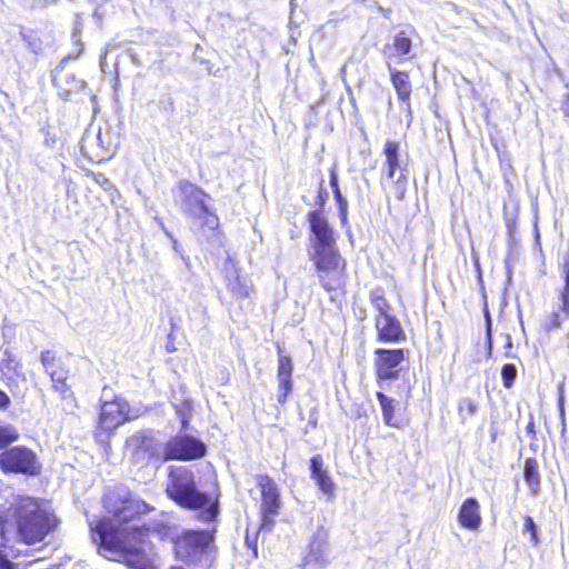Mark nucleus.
Wrapping results in <instances>:
<instances>
[{
    "label": "nucleus",
    "mask_w": 569,
    "mask_h": 569,
    "mask_svg": "<svg viewBox=\"0 0 569 569\" xmlns=\"http://www.w3.org/2000/svg\"><path fill=\"white\" fill-rule=\"evenodd\" d=\"M370 302L373 307V309L377 312L376 317H388L390 316L391 307L389 302L387 301L382 289L377 288L370 291L369 296Z\"/></svg>",
    "instance_id": "nucleus-25"
},
{
    "label": "nucleus",
    "mask_w": 569,
    "mask_h": 569,
    "mask_svg": "<svg viewBox=\"0 0 569 569\" xmlns=\"http://www.w3.org/2000/svg\"><path fill=\"white\" fill-rule=\"evenodd\" d=\"M226 282L229 292L237 301L249 298L252 284L248 277L242 276L236 262L228 258L224 264Z\"/></svg>",
    "instance_id": "nucleus-16"
},
{
    "label": "nucleus",
    "mask_w": 569,
    "mask_h": 569,
    "mask_svg": "<svg viewBox=\"0 0 569 569\" xmlns=\"http://www.w3.org/2000/svg\"><path fill=\"white\" fill-rule=\"evenodd\" d=\"M127 448L132 459L137 462H148L156 460L163 462L162 446L158 445L151 435L146 432H136L127 441Z\"/></svg>",
    "instance_id": "nucleus-12"
},
{
    "label": "nucleus",
    "mask_w": 569,
    "mask_h": 569,
    "mask_svg": "<svg viewBox=\"0 0 569 569\" xmlns=\"http://www.w3.org/2000/svg\"><path fill=\"white\" fill-rule=\"evenodd\" d=\"M388 69L399 99L402 102H408L411 94V83L408 73L392 69L390 62H388Z\"/></svg>",
    "instance_id": "nucleus-23"
},
{
    "label": "nucleus",
    "mask_w": 569,
    "mask_h": 569,
    "mask_svg": "<svg viewBox=\"0 0 569 569\" xmlns=\"http://www.w3.org/2000/svg\"><path fill=\"white\" fill-rule=\"evenodd\" d=\"M256 483L261 492V528L270 529L274 522V516L281 508L279 488L268 475L256 476Z\"/></svg>",
    "instance_id": "nucleus-9"
},
{
    "label": "nucleus",
    "mask_w": 569,
    "mask_h": 569,
    "mask_svg": "<svg viewBox=\"0 0 569 569\" xmlns=\"http://www.w3.org/2000/svg\"><path fill=\"white\" fill-rule=\"evenodd\" d=\"M56 516L32 498H20L7 511L4 526L16 527L18 538L32 545L42 541L58 526Z\"/></svg>",
    "instance_id": "nucleus-3"
},
{
    "label": "nucleus",
    "mask_w": 569,
    "mask_h": 569,
    "mask_svg": "<svg viewBox=\"0 0 569 569\" xmlns=\"http://www.w3.org/2000/svg\"><path fill=\"white\" fill-rule=\"evenodd\" d=\"M292 362L291 359L279 352V361H278V385H279V396L278 401L280 403H284L287 400V397L292 391Z\"/></svg>",
    "instance_id": "nucleus-19"
},
{
    "label": "nucleus",
    "mask_w": 569,
    "mask_h": 569,
    "mask_svg": "<svg viewBox=\"0 0 569 569\" xmlns=\"http://www.w3.org/2000/svg\"><path fill=\"white\" fill-rule=\"evenodd\" d=\"M458 519L463 528L477 530L481 523L480 507L475 498H468L460 507Z\"/></svg>",
    "instance_id": "nucleus-21"
},
{
    "label": "nucleus",
    "mask_w": 569,
    "mask_h": 569,
    "mask_svg": "<svg viewBox=\"0 0 569 569\" xmlns=\"http://www.w3.org/2000/svg\"><path fill=\"white\" fill-rule=\"evenodd\" d=\"M502 382L506 388H511L517 378V368L512 363H507L501 369Z\"/></svg>",
    "instance_id": "nucleus-34"
},
{
    "label": "nucleus",
    "mask_w": 569,
    "mask_h": 569,
    "mask_svg": "<svg viewBox=\"0 0 569 569\" xmlns=\"http://www.w3.org/2000/svg\"><path fill=\"white\" fill-rule=\"evenodd\" d=\"M400 146L397 141L387 140L383 147V154L386 157L385 163L381 168V181L385 179L391 180L395 178L397 171L399 176L395 181V194L398 199H402L406 193V169L402 168L399 154Z\"/></svg>",
    "instance_id": "nucleus-10"
},
{
    "label": "nucleus",
    "mask_w": 569,
    "mask_h": 569,
    "mask_svg": "<svg viewBox=\"0 0 569 569\" xmlns=\"http://www.w3.org/2000/svg\"><path fill=\"white\" fill-rule=\"evenodd\" d=\"M181 210L188 217H190L196 224L209 230H214L219 227V218L214 211H212L206 204V198L209 196L197 186L183 181L180 183Z\"/></svg>",
    "instance_id": "nucleus-5"
},
{
    "label": "nucleus",
    "mask_w": 569,
    "mask_h": 569,
    "mask_svg": "<svg viewBox=\"0 0 569 569\" xmlns=\"http://www.w3.org/2000/svg\"><path fill=\"white\" fill-rule=\"evenodd\" d=\"M377 399L382 410L385 423L390 427H398V423L395 419V400L387 397L385 393L380 391L377 392Z\"/></svg>",
    "instance_id": "nucleus-27"
},
{
    "label": "nucleus",
    "mask_w": 569,
    "mask_h": 569,
    "mask_svg": "<svg viewBox=\"0 0 569 569\" xmlns=\"http://www.w3.org/2000/svg\"><path fill=\"white\" fill-rule=\"evenodd\" d=\"M330 186H331V188L333 190V193L336 191H340L339 186H338V174H337V171H336L335 168H332L330 170Z\"/></svg>",
    "instance_id": "nucleus-41"
},
{
    "label": "nucleus",
    "mask_w": 569,
    "mask_h": 569,
    "mask_svg": "<svg viewBox=\"0 0 569 569\" xmlns=\"http://www.w3.org/2000/svg\"><path fill=\"white\" fill-rule=\"evenodd\" d=\"M52 380L53 388L60 392L63 397L69 392V388L66 385L67 371L63 368H53L47 372Z\"/></svg>",
    "instance_id": "nucleus-28"
},
{
    "label": "nucleus",
    "mask_w": 569,
    "mask_h": 569,
    "mask_svg": "<svg viewBox=\"0 0 569 569\" xmlns=\"http://www.w3.org/2000/svg\"><path fill=\"white\" fill-rule=\"evenodd\" d=\"M118 141L109 130L99 128L96 132L88 130L81 140V150L91 161L102 162L112 157Z\"/></svg>",
    "instance_id": "nucleus-6"
},
{
    "label": "nucleus",
    "mask_w": 569,
    "mask_h": 569,
    "mask_svg": "<svg viewBox=\"0 0 569 569\" xmlns=\"http://www.w3.org/2000/svg\"><path fill=\"white\" fill-rule=\"evenodd\" d=\"M40 360L42 366L44 367L46 372L56 367L54 353L50 350L42 351Z\"/></svg>",
    "instance_id": "nucleus-35"
},
{
    "label": "nucleus",
    "mask_w": 569,
    "mask_h": 569,
    "mask_svg": "<svg viewBox=\"0 0 569 569\" xmlns=\"http://www.w3.org/2000/svg\"><path fill=\"white\" fill-rule=\"evenodd\" d=\"M403 360L402 349H377L375 351L377 379L382 381L397 379Z\"/></svg>",
    "instance_id": "nucleus-14"
},
{
    "label": "nucleus",
    "mask_w": 569,
    "mask_h": 569,
    "mask_svg": "<svg viewBox=\"0 0 569 569\" xmlns=\"http://www.w3.org/2000/svg\"><path fill=\"white\" fill-rule=\"evenodd\" d=\"M478 410V405L470 398H463L458 403V411L462 419L472 417Z\"/></svg>",
    "instance_id": "nucleus-31"
},
{
    "label": "nucleus",
    "mask_w": 569,
    "mask_h": 569,
    "mask_svg": "<svg viewBox=\"0 0 569 569\" xmlns=\"http://www.w3.org/2000/svg\"><path fill=\"white\" fill-rule=\"evenodd\" d=\"M562 110H563V112L566 113V116H568V117H569V94H568V99H567V101H566V102L563 103V106H562Z\"/></svg>",
    "instance_id": "nucleus-43"
},
{
    "label": "nucleus",
    "mask_w": 569,
    "mask_h": 569,
    "mask_svg": "<svg viewBox=\"0 0 569 569\" xmlns=\"http://www.w3.org/2000/svg\"><path fill=\"white\" fill-rule=\"evenodd\" d=\"M525 531L529 532L535 545L539 542L537 535V527L533 519L529 516L525 518Z\"/></svg>",
    "instance_id": "nucleus-37"
},
{
    "label": "nucleus",
    "mask_w": 569,
    "mask_h": 569,
    "mask_svg": "<svg viewBox=\"0 0 569 569\" xmlns=\"http://www.w3.org/2000/svg\"><path fill=\"white\" fill-rule=\"evenodd\" d=\"M112 496L103 498L104 508L113 515V519L100 518L89 522L91 537L98 552L110 560L123 561L128 566L141 569L146 566L144 542L149 529L139 526H121L136 515L148 512L151 508L144 501L127 499L120 507L112 505Z\"/></svg>",
    "instance_id": "nucleus-1"
},
{
    "label": "nucleus",
    "mask_w": 569,
    "mask_h": 569,
    "mask_svg": "<svg viewBox=\"0 0 569 569\" xmlns=\"http://www.w3.org/2000/svg\"><path fill=\"white\" fill-rule=\"evenodd\" d=\"M10 403V399L6 392L0 390V408H6Z\"/></svg>",
    "instance_id": "nucleus-42"
},
{
    "label": "nucleus",
    "mask_w": 569,
    "mask_h": 569,
    "mask_svg": "<svg viewBox=\"0 0 569 569\" xmlns=\"http://www.w3.org/2000/svg\"><path fill=\"white\" fill-rule=\"evenodd\" d=\"M525 479L530 487L533 495H537L540 489V475L538 471V462L536 459H527L525 462Z\"/></svg>",
    "instance_id": "nucleus-24"
},
{
    "label": "nucleus",
    "mask_w": 569,
    "mask_h": 569,
    "mask_svg": "<svg viewBox=\"0 0 569 569\" xmlns=\"http://www.w3.org/2000/svg\"><path fill=\"white\" fill-rule=\"evenodd\" d=\"M311 478L316 481L319 489L328 496L335 490V483L331 480L328 470L323 467V459L320 455H316L310 460Z\"/></svg>",
    "instance_id": "nucleus-20"
},
{
    "label": "nucleus",
    "mask_w": 569,
    "mask_h": 569,
    "mask_svg": "<svg viewBox=\"0 0 569 569\" xmlns=\"http://www.w3.org/2000/svg\"><path fill=\"white\" fill-rule=\"evenodd\" d=\"M191 326L196 330H200L207 326L208 317L203 308L198 307L189 316Z\"/></svg>",
    "instance_id": "nucleus-32"
},
{
    "label": "nucleus",
    "mask_w": 569,
    "mask_h": 569,
    "mask_svg": "<svg viewBox=\"0 0 569 569\" xmlns=\"http://www.w3.org/2000/svg\"><path fill=\"white\" fill-rule=\"evenodd\" d=\"M0 465L7 471L36 475L40 470L36 453L26 447H13L0 455Z\"/></svg>",
    "instance_id": "nucleus-11"
},
{
    "label": "nucleus",
    "mask_w": 569,
    "mask_h": 569,
    "mask_svg": "<svg viewBox=\"0 0 569 569\" xmlns=\"http://www.w3.org/2000/svg\"><path fill=\"white\" fill-rule=\"evenodd\" d=\"M323 193H326V191L323 190L322 186L320 187V190H319V199L322 201L323 200Z\"/></svg>",
    "instance_id": "nucleus-44"
},
{
    "label": "nucleus",
    "mask_w": 569,
    "mask_h": 569,
    "mask_svg": "<svg viewBox=\"0 0 569 569\" xmlns=\"http://www.w3.org/2000/svg\"><path fill=\"white\" fill-rule=\"evenodd\" d=\"M171 569H183V568H181V567H173V568H171Z\"/></svg>",
    "instance_id": "nucleus-49"
},
{
    "label": "nucleus",
    "mask_w": 569,
    "mask_h": 569,
    "mask_svg": "<svg viewBox=\"0 0 569 569\" xmlns=\"http://www.w3.org/2000/svg\"><path fill=\"white\" fill-rule=\"evenodd\" d=\"M0 569H17V565L8 559V557L0 549Z\"/></svg>",
    "instance_id": "nucleus-39"
},
{
    "label": "nucleus",
    "mask_w": 569,
    "mask_h": 569,
    "mask_svg": "<svg viewBox=\"0 0 569 569\" xmlns=\"http://www.w3.org/2000/svg\"><path fill=\"white\" fill-rule=\"evenodd\" d=\"M410 51L411 39L405 31L397 33L392 39V43L387 44L383 50L388 61L393 58H406Z\"/></svg>",
    "instance_id": "nucleus-22"
},
{
    "label": "nucleus",
    "mask_w": 569,
    "mask_h": 569,
    "mask_svg": "<svg viewBox=\"0 0 569 569\" xmlns=\"http://www.w3.org/2000/svg\"><path fill=\"white\" fill-rule=\"evenodd\" d=\"M252 549H253V555H254V557H257V556H258V549H257V546L254 545Z\"/></svg>",
    "instance_id": "nucleus-46"
},
{
    "label": "nucleus",
    "mask_w": 569,
    "mask_h": 569,
    "mask_svg": "<svg viewBox=\"0 0 569 569\" xmlns=\"http://www.w3.org/2000/svg\"><path fill=\"white\" fill-rule=\"evenodd\" d=\"M6 358L0 365V370L3 376L11 379L14 375L19 373V361L8 351L4 352Z\"/></svg>",
    "instance_id": "nucleus-29"
},
{
    "label": "nucleus",
    "mask_w": 569,
    "mask_h": 569,
    "mask_svg": "<svg viewBox=\"0 0 569 569\" xmlns=\"http://www.w3.org/2000/svg\"><path fill=\"white\" fill-rule=\"evenodd\" d=\"M328 539V531L323 528H319L313 533L306 556L307 562H315L322 566L329 563Z\"/></svg>",
    "instance_id": "nucleus-18"
},
{
    "label": "nucleus",
    "mask_w": 569,
    "mask_h": 569,
    "mask_svg": "<svg viewBox=\"0 0 569 569\" xmlns=\"http://www.w3.org/2000/svg\"><path fill=\"white\" fill-rule=\"evenodd\" d=\"M206 446L202 441L188 435L174 436L162 446V461L192 460L204 456Z\"/></svg>",
    "instance_id": "nucleus-8"
},
{
    "label": "nucleus",
    "mask_w": 569,
    "mask_h": 569,
    "mask_svg": "<svg viewBox=\"0 0 569 569\" xmlns=\"http://www.w3.org/2000/svg\"><path fill=\"white\" fill-rule=\"evenodd\" d=\"M212 538V533L208 530L184 532L174 545L177 557L184 562L200 561L201 557L207 553Z\"/></svg>",
    "instance_id": "nucleus-7"
},
{
    "label": "nucleus",
    "mask_w": 569,
    "mask_h": 569,
    "mask_svg": "<svg viewBox=\"0 0 569 569\" xmlns=\"http://www.w3.org/2000/svg\"><path fill=\"white\" fill-rule=\"evenodd\" d=\"M166 492L182 508L201 509V519L214 521L219 513L218 501L197 488L193 472L187 467H170Z\"/></svg>",
    "instance_id": "nucleus-4"
},
{
    "label": "nucleus",
    "mask_w": 569,
    "mask_h": 569,
    "mask_svg": "<svg viewBox=\"0 0 569 569\" xmlns=\"http://www.w3.org/2000/svg\"><path fill=\"white\" fill-rule=\"evenodd\" d=\"M375 326L380 342L397 343L406 338L400 321L392 315L388 317H376Z\"/></svg>",
    "instance_id": "nucleus-17"
},
{
    "label": "nucleus",
    "mask_w": 569,
    "mask_h": 569,
    "mask_svg": "<svg viewBox=\"0 0 569 569\" xmlns=\"http://www.w3.org/2000/svg\"><path fill=\"white\" fill-rule=\"evenodd\" d=\"M560 326H561V320H560L559 312H552L548 322L546 323V329L548 331H550V330L560 328Z\"/></svg>",
    "instance_id": "nucleus-38"
},
{
    "label": "nucleus",
    "mask_w": 569,
    "mask_h": 569,
    "mask_svg": "<svg viewBox=\"0 0 569 569\" xmlns=\"http://www.w3.org/2000/svg\"><path fill=\"white\" fill-rule=\"evenodd\" d=\"M97 184H99L104 191L109 192L111 201L114 202L116 196H119L114 186L110 182V180L103 173L90 172L88 173Z\"/></svg>",
    "instance_id": "nucleus-30"
},
{
    "label": "nucleus",
    "mask_w": 569,
    "mask_h": 569,
    "mask_svg": "<svg viewBox=\"0 0 569 569\" xmlns=\"http://www.w3.org/2000/svg\"><path fill=\"white\" fill-rule=\"evenodd\" d=\"M129 405L121 398L104 400L101 405L99 426L104 431H111L129 418Z\"/></svg>",
    "instance_id": "nucleus-15"
},
{
    "label": "nucleus",
    "mask_w": 569,
    "mask_h": 569,
    "mask_svg": "<svg viewBox=\"0 0 569 569\" xmlns=\"http://www.w3.org/2000/svg\"><path fill=\"white\" fill-rule=\"evenodd\" d=\"M173 249L178 250V241L176 239L173 240Z\"/></svg>",
    "instance_id": "nucleus-47"
},
{
    "label": "nucleus",
    "mask_w": 569,
    "mask_h": 569,
    "mask_svg": "<svg viewBox=\"0 0 569 569\" xmlns=\"http://www.w3.org/2000/svg\"><path fill=\"white\" fill-rule=\"evenodd\" d=\"M341 72H342V73H345V72H346V66H343V67H342Z\"/></svg>",
    "instance_id": "nucleus-48"
},
{
    "label": "nucleus",
    "mask_w": 569,
    "mask_h": 569,
    "mask_svg": "<svg viewBox=\"0 0 569 569\" xmlns=\"http://www.w3.org/2000/svg\"><path fill=\"white\" fill-rule=\"evenodd\" d=\"M308 221L310 238V259L319 272V281L328 291H342L346 284V261L340 256L335 231L321 211L309 212Z\"/></svg>",
    "instance_id": "nucleus-2"
},
{
    "label": "nucleus",
    "mask_w": 569,
    "mask_h": 569,
    "mask_svg": "<svg viewBox=\"0 0 569 569\" xmlns=\"http://www.w3.org/2000/svg\"><path fill=\"white\" fill-rule=\"evenodd\" d=\"M181 423H182V428L186 429L187 428V425H188V421L184 417L181 418Z\"/></svg>",
    "instance_id": "nucleus-45"
},
{
    "label": "nucleus",
    "mask_w": 569,
    "mask_h": 569,
    "mask_svg": "<svg viewBox=\"0 0 569 569\" xmlns=\"http://www.w3.org/2000/svg\"><path fill=\"white\" fill-rule=\"evenodd\" d=\"M558 408H559V416L562 422V426H566V418H565V397L561 392L558 398Z\"/></svg>",
    "instance_id": "nucleus-40"
},
{
    "label": "nucleus",
    "mask_w": 569,
    "mask_h": 569,
    "mask_svg": "<svg viewBox=\"0 0 569 569\" xmlns=\"http://www.w3.org/2000/svg\"><path fill=\"white\" fill-rule=\"evenodd\" d=\"M79 50L74 56L68 54L52 71V82L56 87L58 94L67 100L72 93L79 92L84 87V81L78 78L73 72L66 70V64L72 58L80 54Z\"/></svg>",
    "instance_id": "nucleus-13"
},
{
    "label": "nucleus",
    "mask_w": 569,
    "mask_h": 569,
    "mask_svg": "<svg viewBox=\"0 0 569 569\" xmlns=\"http://www.w3.org/2000/svg\"><path fill=\"white\" fill-rule=\"evenodd\" d=\"M335 199L338 204L341 219H342V221H345L347 219V211H348L347 199L342 196L341 191L335 192Z\"/></svg>",
    "instance_id": "nucleus-36"
},
{
    "label": "nucleus",
    "mask_w": 569,
    "mask_h": 569,
    "mask_svg": "<svg viewBox=\"0 0 569 569\" xmlns=\"http://www.w3.org/2000/svg\"><path fill=\"white\" fill-rule=\"evenodd\" d=\"M19 437L18 431L12 426H0V447H4Z\"/></svg>",
    "instance_id": "nucleus-33"
},
{
    "label": "nucleus",
    "mask_w": 569,
    "mask_h": 569,
    "mask_svg": "<svg viewBox=\"0 0 569 569\" xmlns=\"http://www.w3.org/2000/svg\"><path fill=\"white\" fill-rule=\"evenodd\" d=\"M561 276L563 286L558 292L559 308L569 318V261L563 263Z\"/></svg>",
    "instance_id": "nucleus-26"
}]
</instances>
